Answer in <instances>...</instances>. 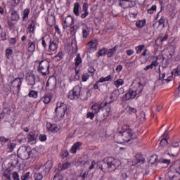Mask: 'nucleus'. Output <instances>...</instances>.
I'll use <instances>...</instances> for the list:
<instances>
[{"label": "nucleus", "instance_id": "f257e3e1", "mask_svg": "<svg viewBox=\"0 0 180 180\" xmlns=\"http://www.w3.org/2000/svg\"><path fill=\"white\" fill-rule=\"evenodd\" d=\"M120 161L115 158L109 157L103 159L102 164H97V169H101L103 172H112L119 168Z\"/></svg>", "mask_w": 180, "mask_h": 180}, {"label": "nucleus", "instance_id": "f03ea898", "mask_svg": "<svg viewBox=\"0 0 180 180\" xmlns=\"http://www.w3.org/2000/svg\"><path fill=\"white\" fill-rule=\"evenodd\" d=\"M145 85V83L141 82L133 84L130 86L129 91L122 97V101H130V99H134L137 95H140V94H141Z\"/></svg>", "mask_w": 180, "mask_h": 180}, {"label": "nucleus", "instance_id": "7ed1b4c3", "mask_svg": "<svg viewBox=\"0 0 180 180\" xmlns=\"http://www.w3.org/2000/svg\"><path fill=\"white\" fill-rule=\"evenodd\" d=\"M81 89H82V87H81L79 85L75 86L72 90H70L68 92V99H70L71 101H74L75 99H79V98L81 101H87L88 94H91V89H86V95L85 96L82 95V93H81Z\"/></svg>", "mask_w": 180, "mask_h": 180}, {"label": "nucleus", "instance_id": "20e7f679", "mask_svg": "<svg viewBox=\"0 0 180 180\" xmlns=\"http://www.w3.org/2000/svg\"><path fill=\"white\" fill-rule=\"evenodd\" d=\"M34 153L36 150H32L30 148L21 146L18 150L17 155L21 160H29V158H34Z\"/></svg>", "mask_w": 180, "mask_h": 180}, {"label": "nucleus", "instance_id": "39448f33", "mask_svg": "<svg viewBox=\"0 0 180 180\" xmlns=\"http://www.w3.org/2000/svg\"><path fill=\"white\" fill-rule=\"evenodd\" d=\"M53 168L51 162H46L44 165L39 166V169L41 173H35L34 175L35 180H43V175H47Z\"/></svg>", "mask_w": 180, "mask_h": 180}, {"label": "nucleus", "instance_id": "423d86ee", "mask_svg": "<svg viewBox=\"0 0 180 180\" xmlns=\"http://www.w3.org/2000/svg\"><path fill=\"white\" fill-rule=\"evenodd\" d=\"M120 134L125 143H129L133 139V130L130 128L128 124H124L122 126Z\"/></svg>", "mask_w": 180, "mask_h": 180}, {"label": "nucleus", "instance_id": "0eeeda50", "mask_svg": "<svg viewBox=\"0 0 180 180\" xmlns=\"http://www.w3.org/2000/svg\"><path fill=\"white\" fill-rule=\"evenodd\" d=\"M37 71L43 76L49 75V74H50V62L46 60L40 61Z\"/></svg>", "mask_w": 180, "mask_h": 180}, {"label": "nucleus", "instance_id": "6e6552de", "mask_svg": "<svg viewBox=\"0 0 180 180\" xmlns=\"http://www.w3.org/2000/svg\"><path fill=\"white\" fill-rule=\"evenodd\" d=\"M67 112V105L64 103H58L55 109V116L57 117H64Z\"/></svg>", "mask_w": 180, "mask_h": 180}, {"label": "nucleus", "instance_id": "1a4fd4ad", "mask_svg": "<svg viewBox=\"0 0 180 180\" xmlns=\"http://www.w3.org/2000/svg\"><path fill=\"white\" fill-rule=\"evenodd\" d=\"M167 176L170 180H180V172L170 166L167 172Z\"/></svg>", "mask_w": 180, "mask_h": 180}, {"label": "nucleus", "instance_id": "9d476101", "mask_svg": "<svg viewBox=\"0 0 180 180\" xmlns=\"http://www.w3.org/2000/svg\"><path fill=\"white\" fill-rule=\"evenodd\" d=\"M108 102H102L100 104L98 103H94L92 106H91V109L93 110V112L98 115V113H99V112H101V110H103V108H105V106H108Z\"/></svg>", "mask_w": 180, "mask_h": 180}, {"label": "nucleus", "instance_id": "9b49d317", "mask_svg": "<svg viewBox=\"0 0 180 180\" xmlns=\"http://www.w3.org/2000/svg\"><path fill=\"white\" fill-rule=\"evenodd\" d=\"M75 23L74 18L71 15H68L65 19H63L62 25L64 30L65 29H68V27H71Z\"/></svg>", "mask_w": 180, "mask_h": 180}, {"label": "nucleus", "instance_id": "f8f14e48", "mask_svg": "<svg viewBox=\"0 0 180 180\" xmlns=\"http://www.w3.org/2000/svg\"><path fill=\"white\" fill-rule=\"evenodd\" d=\"M58 38L52 39L51 38L49 44V51H57L58 49Z\"/></svg>", "mask_w": 180, "mask_h": 180}, {"label": "nucleus", "instance_id": "ddd939ff", "mask_svg": "<svg viewBox=\"0 0 180 180\" xmlns=\"http://www.w3.org/2000/svg\"><path fill=\"white\" fill-rule=\"evenodd\" d=\"M39 137V132L34 131L30 132L27 135V142L30 144H36V140Z\"/></svg>", "mask_w": 180, "mask_h": 180}, {"label": "nucleus", "instance_id": "4468645a", "mask_svg": "<svg viewBox=\"0 0 180 180\" xmlns=\"http://www.w3.org/2000/svg\"><path fill=\"white\" fill-rule=\"evenodd\" d=\"M26 82L28 85L32 86L33 89V86L36 84V76L33 73H27L26 76Z\"/></svg>", "mask_w": 180, "mask_h": 180}, {"label": "nucleus", "instance_id": "2eb2a0df", "mask_svg": "<svg viewBox=\"0 0 180 180\" xmlns=\"http://www.w3.org/2000/svg\"><path fill=\"white\" fill-rule=\"evenodd\" d=\"M98 43L96 40H91L86 45L87 51L92 53V51H96L98 50Z\"/></svg>", "mask_w": 180, "mask_h": 180}, {"label": "nucleus", "instance_id": "dca6fc26", "mask_svg": "<svg viewBox=\"0 0 180 180\" xmlns=\"http://www.w3.org/2000/svg\"><path fill=\"white\" fill-rule=\"evenodd\" d=\"M165 78V73H162L159 75L158 79L156 81V84H158L159 85H164L165 82L168 83L169 81L172 79V77H167V79Z\"/></svg>", "mask_w": 180, "mask_h": 180}, {"label": "nucleus", "instance_id": "f3484780", "mask_svg": "<svg viewBox=\"0 0 180 180\" xmlns=\"http://www.w3.org/2000/svg\"><path fill=\"white\" fill-rule=\"evenodd\" d=\"M26 49L27 50L28 53H34L36 51V41L28 39Z\"/></svg>", "mask_w": 180, "mask_h": 180}, {"label": "nucleus", "instance_id": "a211bd4d", "mask_svg": "<svg viewBox=\"0 0 180 180\" xmlns=\"http://www.w3.org/2000/svg\"><path fill=\"white\" fill-rule=\"evenodd\" d=\"M162 137L163 138L161 139L160 144L161 147H167L168 146V139H169V136H168V130L165 131Z\"/></svg>", "mask_w": 180, "mask_h": 180}, {"label": "nucleus", "instance_id": "6ab92c4d", "mask_svg": "<svg viewBox=\"0 0 180 180\" xmlns=\"http://www.w3.org/2000/svg\"><path fill=\"white\" fill-rule=\"evenodd\" d=\"M82 146V142L78 141L75 143V144L71 147L70 150V153H71V154H75V153H77V150H79Z\"/></svg>", "mask_w": 180, "mask_h": 180}, {"label": "nucleus", "instance_id": "aec40b11", "mask_svg": "<svg viewBox=\"0 0 180 180\" xmlns=\"http://www.w3.org/2000/svg\"><path fill=\"white\" fill-rule=\"evenodd\" d=\"M11 19L13 22H18L20 19V15L17 11H12L11 13Z\"/></svg>", "mask_w": 180, "mask_h": 180}, {"label": "nucleus", "instance_id": "412c9836", "mask_svg": "<svg viewBox=\"0 0 180 180\" xmlns=\"http://www.w3.org/2000/svg\"><path fill=\"white\" fill-rule=\"evenodd\" d=\"M51 39V37L50 36H48L46 37H42L41 38V45H42V47H44V50H46V49H47V43L49 44H50Z\"/></svg>", "mask_w": 180, "mask_h": 180}, {"label": "nucleus", "instance_id": "4be33fe9", "mask_svg": "<svg viewBox=\"0 0 180 180\" xmlns=\"http://www.w3.org/2000/svg\"><path fill=\"white\" fill-rule=\"evenodd\" d=\"M22 81L20 79H15L12 82L13 86H15L18 89V91H20V86H22Z\"/></svg>", "mask_w": 180, "mask_h": 180}, {"label": "nucleus", "instance_id": "5701e85b", "mask_svg": "<svg viewBox=\"0 0 180 180\" xmlns=\"http://www.w3.org/2000/svg\"><path fill=\"white\" fill-rule=\"evenodd\" d=\"M79 9H81V5L79 4V3H75L73 7L74 15H75L76 16H79Z\"/></svg>", "mask_w": 180, "mask_h": 180}, {"label": "nucleus", "instance_id": "b1692460", "mask_svg": "<svg viewBox=\"0 0 180 180\" xmlns=\"http://www.w3.org/2000/svg\"><path fill=\"white\" fill-rule=\"evenodd\" d=\"M158 66V61L153 60L152 63L143 68L144 71H148V70H153L154 67Z\"/></svg>", "mask_w": 180, "mask_h": 180}, {"label": "nucleus", "instance_id": "393cba45", "mask_svg": "<svg viewBox=\"0 0 180 180\" xmlns=\"http://www.w3.org/2000/svg\"><path fill=\"white\" fill-rule=\"evenodd\" d=\"M63 58H64V53L63 51H59L57 55L53 58V60L56 63H58V61H61Z\"/></svg>", "mask_w": 180, "mask_h": 180}, {"label": "nucleus", "instance_id": "a878e982", "mask_svg": "<svg viewBox=\"0 0 180 180\" xmlns=\"http://www.w3.org/2000/svg\"><path fill=\"white\" fill-rule=\"evenodd\" d=\"M117 51V46H115L112 49H108L107 56L108 58L113 57V55Z\"/></svg>", "mask_w": 180, "mask_h": 180}, {"label": "nucleus", "instance_id": "bb28decb", "mask_svg": "<svg viewBox=\"0 0 180 180\" xmlns=\"http://www.w3.org/2000/svg\"><path fill=\"white\" fill-rule=\"evenodd\" d=\"M56 85L57 81H56V79L51 80V79H49L46 84V88H49V86L51 88H56Z\"/></svg>", "mask_w": 180, "mask_h": 180}, {"label": "nucleus", "instance_id": "cd10ccee", "mask_svg": "<svg viewBox=\"0 0 180 180\" xmlns=\"http://www.w3.org/2000/svg\"><path fill=\"white\" fill-rule=\"evenodd\" d=\"M107 53L108 48H103L96 53V57H98V58H99V57H105Z\"/></svg>", "mask_w": 180, "mask_h": 180}, {"label": "nucleus", "instance_id": "c85d7f7f", "mask_svg": "<svg viewBox=\"0 0 180 180\" xmlns=\"http://www.w3.org/2000/svg\"><path fill=\"white\" fill-rule=\"evenodd\" d=\"M29 13H30V9L25 8L23 11V13H22V20L24 22H27V20L29 19Z\"/></svg>", "mask_w": 180, "mask_h": 180}, {"label": "nucleus", "instance_id": "c756f323", "mask_svg": "<svg viewBox=\"0 0 180 180\" xmlns=\"http://www.w3.org/2000/svg\"><path fill=\"white\" fill-rule=\"evenodd\" d=\"M15 148H16V143H13L12 141H11L9 143H7L8 153H13Z\"/></svg>", "mask_w": 180, "mask_h": 180}, {"label": "nucleus", "instance_id": "7c9ffc66", "mask_svg": "<svg viewBox=\"0 0 180 180\" xmlns=\"http://www.w3.org/2000/svg\"><path fill=\"white\" fill-rule=\"evenodd\" d=\"M89 34V27H88V25H84L82 27V37L84 38L88 37V35Z\"/></svg>", "mask_w": 180, "mask_h": 180}, {"label": "nucleus", "instance_id": "2f4dec72", "mask_svg": "<svg viewBox=\"0 0 180 180\" xmlns=\"http://www.w3.org/2000/svg\"><path fill=\"white\" fill-rule=\"evenodd\" d=\"M19 164V159L18 158V156H14L11 160V166L13 168H16V166Z\"/></svg>", "mask_w": 180, "mask_h": 180}, {"label": "nucleus", "instance_id": "473e14b6", "mask_svg": "<svg viewBox=\"0 0 180 180\" xmlns=\"http://www.w3.org/2000/svg\"><path fill=\"white\" fill-rule=\"evenodd\" d=\"M114 85L115 88H119L120 86H122V85H124V80L123 79H117L114 82Z\"/></svg>", "mask_w": 180, "mask_h": 180}, {"label": "nucleus", "instance_id": "72a5a7b5", "mask_svg": "<svg viewBox=\"0 0 180 180\" xmlns=\"http://www.w3.org/2000/svg\"><path fill=\"white\" fill-rule=\"evenodd\" d=\"M117 98H119V95H117V91H113L111 95L110 98L112 100L110 102L108 103H113L114 101H117Z\"/></svg>", "mask_w": 180, "mask_h": 180}, {"label": "nucleus", "instance_id": "f704fd0d", "mask_svg": "<svg viewBox=\"0 0 180 180\" xmlns=\"http://www.w3.org/2000/svg\"><path fill=\"white\" fill-rule=\"evenodd\" d=\"M136 26L138 29H143L146 26V20L136 21Z\"/></svg>", "mask_w": 180, "mask_h": 180}, {"label": "nucleus", "instance_id": "c9c22d12", "mask_svg": "<svg viewBox=\"0 0 180 180\" xmlns=\"http://www.w3.org/2000/svg\"><path fill=\"white\" fill-rule=\"evenodd\" d=\"M126 2H133V1L130 0H120L119 6L124 9H126L129 6V4H126Z\"/></svg>", "mask_w": 180, "mask_h": 180}, {"label": "nucleus", "instance_id": "e433bc0d", "mask_svg": "<svg viewBox=\"0 0 180 180\" xmlns=\"http://www.w3.org/2000/svg\"><path fill=\"white\" fill-rule=\"evenodd\" d=\"M11 141V139L6 138L5 136H0V143H1L2 146H5V144H9Z\"/></svg>", "mask_w": 180, "mask_h": 180}, {"label": "nucleus", "instance_id": "4c0bfd02", "mask_svg": "<svg viewBox=\"0 0 180 180\" xmlns=\"http://www.w3.org/2000/svg\"><path fill=\"white\" fill-rule=\"evenodd\" d=\"M75 67L77 68V67H78V65H79V64H81V63H82V58H81V54H77L75 59Z\"/></svg>", "mask_w": 180, "mask_h": 180}, {"label": "nucleus", "instance_id": "58836bf2", "mask_svg": "<svg viewBox=\"0 0 180 180\" xmlns=\"http://www.w3.org/2000/svg\"><path fill=\"white\" fill-rule=\"evenodd\" d=\"M71 167V162H65L64 164H63L60 168V171H65V169H68Z\"/></svg>", "mask_w": 180, "mask_h": 180}, {"label": "nucleus", "instance_id": "ea45409f", "mask_svg": "<svg viewBox=\"0 0 180 180\" xmlns=\"http://www.w3.org/2000/svg\"><path fill=\"white\" fill-rule=\"evenodd\" d=\"M171 166L180 172V160H176Z\"/></svg>", "mask_w": 180, "mask_h": 180}, {"label": "nucleus", "instance_id": "a19ab883", "mask_svg": "<svg viewBox=\"0 0 180 180\" xmlns=\"http://www.w3.org/2000/svg\"><path fill=\"white\" fill-rule=\"evenodd\" d=\"M51 102V96L50 94H46L44 97V103L49 105Z\"/></svg>", "mask_w": 180, "mask_h": 180}, {"label": "nucleus", "instance_id": "79ce46f5", "mask_svg": "<svg viewBox=\"0 0 180 180\" xmlns=\"http://www.w3.org/2000/svg\"><path fill=\"white\" fill-rule=\"evenodd\" d=\"M53 180H68V179L62 174H56L53 177Z\"/></svg>", "mask_w": 180, "mask_h": 180}, {"label": "nucleus", "instance_id": "37998d69", "mask_svg": "<svg viewBox=\"0 0 180 180\" xmlns=\"http://www.w3.org/2000/svg\"><path fill=\"white\" fill-rule=\"evenodd\" d=\"M146 49V45L141 44L139 46H137L135 47V49L136 50V54H141V51Z\"/></svg>", "mask_w": 180, "mask_h": 180}, {"label": "nucleus", "instance_id": "c03bdc74", "mask_svg": "<svg viewBox=\"0 0 180 180\" xmlns=\"http://www.w3.org/2000/svg\"><path fill=\"white\" fill-rule=\"evenodd\" d=\"M157 11V5L154 4L151 6V8H150L149 9H148L147 13L149 15H153V13H154L155 12Z\"/></svg>", "mask_w": 180, "mask_h": 180}, {"label": "nucleus", "instance_id": "a18cd8bd", "mask_svg": "<svg viewBox=\"0 0 180 180\" xmlns=\"http://www.w3.org/2000/svg\"><path fill=\"white\" fill-rule=\"evenodd\" d=\"M12 54H13V50H12V49L8 48L6 49V57L8 60L11 58V56H12Z\"/></svg>", "mask_w": 180, "mask_h": 180}, {"label": "nucleus", "instance_id": "49530a36", "mask_svg": "<svg viewBox=\"0 0 180 180\" xmlns=\"http://www.w3.org/2000/svg\"><path fill=\"white\" fill-rule=\"evenodd\" d=\"M165 20H167V18L165 17L162 16L160 19L158 21V26H162V27H165Z\"/></svg>", "mask_w": 180, "mask_h": 180}, {"label": "nucleus", "instance_id": "de8ad7c7", "mask_svg": "<svg viewBox=\"0 0 180 180\" xmlns=\"http://www.w3.org/2000/svg\"><path fill=\"white\" fill-rule=\"evenodd\" d=\"M35 27H36V25L34 24V21L32 20V23L28 27V29L30 30V33H34V28Z\"/></svg>", "mask_w": 180, "mask_h": 180}, {"label": "nucleus", "instance_id": "09e8293b", "mask_svg": "<svg viewBox=\"0 0 180 180\" xmlns=\"http://www.w3.org/2000/svg\"><path fill=\"white\" fill-rule=\"evenodd\" d=\"M37 95L38 93L37 91H34V90H31L30 91L29 94H28V96H30V98H37Z\"/></svg>", "mask_w": 180, "mask_h": 180}, {"label": "nucleus", "instance_id": "8fccbe9b", "mask_svg": "<svg viewBox=\"0 0 180 180\" xmlns=\"http://www.w3.org/2000/svg\"><path fill=\"white\" fill-rule=\"evenodd\" d=\"M87 71L89 72V74H90V77H94V75H95V72L96 71V70H95V68H94V67H89L87 69Z\"/></svg>", "mask_w": 180, "mask_h": 180}, {"label": "nucleus", "instance_id": "3c124183", "mask_svg": "<svg viewBox=\"0 0 180 180\" xmlns=\"http://www.w3.org/2000/svg\"><path fill=\"white\" fill-rule=\"evenodd\" d=\"M150 56H151V53L148 49H145L143 52L141 54V56L148 57V58H150Z\"/></svg>", "mask_w": 180, "mask_h": 180}, {"label": "nucleus", "instance_id": "603ef678", "mask_svg": "<svg viewBox=\"0 0 180 180\" xmlns=\"http://www.w3.org/2000/svg\"><path fill=\"white\" fill-rule=\"evenodd\" d=\"M68 155H70L68 150H63L60 153V157L63 160H64V158H68Z\"/></svg>", "mask_w": 180, "mask_h": 180}, {"label": "nucleus", "instance_id": "864d4df0", "mask_svg": "<svg viewBox=\"0 0 180 180\" xmlns=\"http://www.w3.org/2000/svg\"><path fill=\"white\" fill-rule=\"evenodd\" d=\"M89 77H91V75L89 74H88V73L83 74V75L82 77V82H86V81L88 79H89Z\"/></svg>", "mask_w": 180, "mask_h": 180}, {"label": "nucleus", "instance_id": "5fc2aeb1", "mask_svg": "<svg viewBox=\"0 0 180 180\" xmlns=\"http://www.w3.org/2000/svg\"><path fill=\"white\" fill-rule=\"evenodd\" d=\"M69 27H70L69 31L70 32V34H74V33L77 32V29H78L77 25H72Z\"/></svg>", "mask_w": 180, "mask_h": 180}, {"label": "nucleus", "instance_id": "6e6d98bb", "mask_svg": "<svg viewBox=\"0 0 180 180\" xmlns=\"http://www.w3.org/2000/svg\"><path fill=\"white\" fill-rule=\"evenodd\" d=\"M0 39L1 40H2L3 41H5V40H6V32L5 31H2L0 33Z\"/></svg>", "mask_w": 180, "mask_h": 180}, {"label": "nucleus", "instance_id": "4d7b16f0", "mask_svg": "<svg viewBox=\"0 0 180 180\" xmlns=\"http://www.w3.org/2000/svg\"><path fill=\"white\" fill-rule=\"evenodd\" d=\"M30 172H27L25 173L24 175H22L21 176V180H29L30 179Z\"/></svg>", "mask_w": 180, "mask_h": 180}, {"label": "nucleus", "instance_id": "13d9d810", "mask_svg": "<svg viewBox=\"0 0 180 180\" xmlns=\"http://www.w3.org/2000/svg\"><path fill=\"white\" fill-rule=\"evenodd\" d=\"M157 160H158V156L153 155L150 157V161L152 164H155V162H157Z\"/></svg>", "mask_w": 180, "mask_h": 180}, {"label": "nucleus", "instance_id": "bf43d9fd", "mask_svg": "<svg viewBox=\"0 0 180 180\" xmlns=\"http://www.w3.org/2000/svg\"><path fill=\"white\" fill-rule=\"evenodd\" d=\"M86 117L87 119H90L91 120H92L95 117V112H87Z\"/></svg>", "mask_w": 180, "mask_h": 180}, {"label": "nucleus", "instance_id": "052dcab7", "mask_svg": "<svg viewBox=\"0 0 180 180\" xmlns=\"http://www.w3.org/2000/svg\"><path fill=\"white\" fill-rule=\"evenodd\" d=\"M54 29L57 34H58L59 36L61 35V30L60 29V27L58 25H54Z\"/></svg>", "mask_w": 180, "mask_h": 180}, {"label": "nucleus", "instance_id": "680f3d73", "mask_svg": "<svg viewBox=\"0 0 180 180\" xmlns=\"http://www.w3.org/2000/svg\"><path fill=\"white\" fill-rule=\"evenodd\" d=\"M88 8H89V6L88 5L87 3H84L82 6V11L83 12H89L88 11Z\"/></svg>", "mask_w": 180, "mask_h": 180}, {"label": "nucleus", "instance_id": "e2e57ef3", "mask_svg": "<svg viewBox=\"0 0 180 180\" xmlns=\"http://www.w3.org/2000/svg\"><path fill=\"white\" fill-rule=\"evenodd\" d=\"M127 110L130 112V113H136L137 112V110L134 108H132L131 106H129L127 108Z\"/></svg>", "mask_w": 180, "mask_h": 180}, {"label": "nucleus", "instance_id": "0e129e2a", "mask_svg": "<svg viewBox=\"0 0 180 180\" xmlns=\"http://www.w3.org/2000/svg\"><path fill=\"white\" fill-rule=\"evenodd\" d=\"M55 126H56L55 124H51V123H47L46 124L47 129H49V130H51V131H52V130H53V129L54 128Z\"/></svg>", "mask_w": 180, "mask_h": 180}, {"label": "nucleus", "instance_id": "69168bd1", "mask_svg": "<svg viewBox=\"0 0 180 180\" xmlns=\"http://www.w3.org/2000/svg\"><path fill=\"white\" fill-rule=\"evenodd\" d=\"M161 162L162 164H166L167 165H169V164H171V160H169V159H162Z\"/></svg>", "mask_w": 180, "mask_h": 180}, {"label": "nucleus", "instance_id": "338daca9", "mask_svg": "<svg viewBox=\"0 0 180 180\" xmlns=\"http://www.w3.org/2000/svg\"><path fill=\"white\" fill-rule=\"evenodd\" d=\"M39 139L40 140V141H46V140H47V136L41 134L39 136Z\"/></svg>", "mask_w": 180, "mask_h": 180}, {"label": "nucleus", "instance_id": "774afa93", "mask_svg": "<svg viewBox=\"0 0 180 180\" xmlns=\"http://www.w3.org/2000/svg\"><path fill=\"white\" fill-rule=\"evenodd\" d=\"M13 178L14 180H20L19 179V174L17 172H13Z\"/></svg>", "mask_w": 180, "mask_h": 180}]
</instances>
